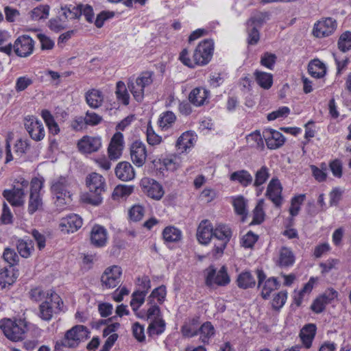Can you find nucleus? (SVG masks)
<instances>
[{"mask_svg": "<svg viewBox=\"0 0 351 351\" xmlns=\"http://www.w3.org/2000/svg\"><path fill=\"white\" fill-rule=\"evenodd\" d=\"M86 184L89 192L81 196L82 201L93 206L99 205L103 199L102 193L106 191L105 178L101 175L93 172L86 177Z\"/></svg>", "mask_w": 351, "mask_h": 351, "instance_id": "1", "label": "nucleus"}, {"mask_svg": "<svg viewBox=\"0 0 351 351\" xmlns=\"http://www.w3.org/2000/svg\"><path fill=\"white\" fill-rule=\"evenodd\" d=\"M63 301L55 291L50 290L47 292L46 298L39 306L40 317L45 321H49L53 314L58 313L62 310Z\"/></svg>", "mask_w": 351, "mask_h": 351, "instance_id": "2", "label": "nucleus"}, {"mask_svg": "<svg viewBox=\"0 0 351 351\" xmlns=\"http://www.w3.org/2000/svg\"><path fill=\"white\" fill-rule=\"evenodd\" d=\"M89 333L87 328L82 325H76L67 330L64 337L60 341H57L55 346V351H61L62 347L75 348L80 341L87 337Z\"/></svg>", "mask_w": 351, "mask_h": 351, "instance_id": "3", "label": "nucleus"}, {"mask_svg": "<svg viewBox=\"0 0 351 351\" xmlns=\"http://www.w3.org/2000/svg\"><path fill=\"white\" fill-rule=\"evenodd\" d=\"M153 75L152 71H145L135 80L129 79L128 88L136 101L141 102L143 100L145 88L152 84Z\"/></svg>", "mask_w": 351, "mask_h": 351, "instance_id": "4", "label": "nucleus"}, {"mask_svg": "<svg viewBox=\"0 0 351 351\" xmlns=\"http://www.w3.org/2000/svg\"><path fill=\"white\" fill-rule=\"evenodd\" d=\"M0 328L6 337L13 341L22 340L27 330V324L23 319L12 321L7 319L1 320Z\"/></svg>", "mask_w": 351, "mask_h": 351, "instance_id": "5", "label": "nucleus"}, {"mask_svg": "<svg viewBox=\"0 0 351 351\" xmlns=\"http://www.w3.org/2000/svg\"><path fill=\"white\" fill-rule=\"evenodd\" d=\"M69 185L68 178L64 176H60L52 182L51 190L56 199V204L58 206L66 204L71 199V193L69 191Z\"/></svg>", "mask_w": 351, "mask_h": 351, "instance_id": "6", "label": "nucleus"}, {"mask_svg": "<svg viewBox=\"0 0 351 351\" xmlns=\"http://www.w3.org/2000/svg\"><path fill=\"white\" fill-rule=\"evenodd\" d=\"M214 50V43L211 39H205L196 47L193 55V64L195 65H206L211 60Z\"/></svg>", "mask_w": 351, "mask_h": 351, "instance_id": "7", "label": "nucleus"}, {"mask_svg": "<svg viewBox=\"0 0 351 351\" xmlns=\"http://www.w3.org/2000/svg\"><path fill=\"white\" fill-rule=\"evenodd\" d=\"M30 195L28 202V213L33 215L36 211L42 209L43 199L40 191L43 186V180L34 178L31 181Z\"/></svg>", "mask_w": 351, "mask_h": 351, "instance_id": "8", "label": "nucleus"}, {"mask_svg": "<svg viewBox=\"0 0 351 351\" xmlns=\"http://www.w3.org/2000/svg\"><path fill=\"white\" fill-rule=\"evenodd\" d=\"M206 271L207 274L205 284L208 287H211L213 285L226 286L230 282V278L225 265L222 266L217 272L213 265L209 266Z\"/></svg>", "mask_w": 351, "mask_h": 351, "instance_id": "9", "label": "nucleus"}, {"mask_svg": "<svg viewBox=\"0 0 351 351\" xmlns=\"http://www.w3.org/2000/svg\"><path fill=\"white\" fill-rule=\"evenodd\" d=\"M140 186L143 192L152 199L160 200L164 195L162 186L152 178H143L141 180Z\"/></svg>", "mask_w": 351, "mask_h": 351, "instance_id": "10", "label": "nucleus"}, {"mask_svg": "<svg viewBox=\"0 0 351 351\" xmlns=\"http://www.w3.org/2000/svg\"><path fill=\"white\" fill-rule=\"evenodd\" d=\"M121 268L117 265L106 268L101 277L102 287L106 289L115 288L121 282Z\"/></svg>", "mask_w": 351, "mask_h": 351, "instance_id": "11", "label": "nucleus"}, {"mask_svg": "<svg viewBox=\"0 0 351 351\" xmlns=\"http://www.w3.org/2000/svg\"><path fill=\"white\" fill-rule=\"evenodd\" d=\"M34 41L28 35L19 36L13 45V50L16 56L22 58L29 56L34 51Z\"/></svg>", "mask_w": 351, "mask_h": 351, "instance_id": "12", "label": "nucleus"}, {"mask_svg": "<svg viewBox=\"0 0 351 351\" xmlns=\"http://www.w3.org/2000/svg\"><path fill=\"white\" fill-rule=\"evenodd\" d=\"M25 128L30 137L36 141L43 140L45 132L43 123L34 116L25 117L24 119Z\"/></svg>", "mask_w": 351, "mask_h": 351, "instance_id": "13", "label": "nucleus"}, {"mask_svg": "<svg viewBox=\"0 0 351 351\" xmlns=\"http://www.w3.org/2000/svg\"><path fill=\"white\" fill-rule=\"evenodd\" d=\"M336 28V20L328 17L315 23L313 34L317 38H324L332 34Z\"/></svg>", "mask_w": 351, "mask_h": 351, "instance_id": "14", "label": "nucleus"}, {"mask_svg": "<svg viewBox=\"0 0 351 351\" xmlns=\"http://www.w3.org/2000/svg\"><path fill=\"white\" fill-rule=\"evenodd\" d=\"M258 278V287H259L261 284L265 281L263 285L261 296L263 299L267 300L270 295V293L275 289H277L280 284L276 278L271 277L265 280L266 275L263 269H256V271Z\"/></svg>", "mask_w": 351, "mask_h": 351, "instance_id": "15", "label": "nucleus"}, {"mask_svg": "<svg viewBox=\"0 0 351 351\" xmlns=\"http://www.w3.org/2000/svg\"><path fill=\"white\" fill-rule=\"evenodd\" d=\"M282 186L280 180L273 178L269 182L265 195L276 207H280L282 203Z\"/></svg>", "mask_w": 351, "mask_h": 351, "instance_id": "16", "label": "nucleus"}, {"mask_svg": "<svg viewBox=\"0 0 351 351\" xmlns=\"http://www.w3.org/2000/svg\"><path fill=\"white\" fill-rule=\"evenodd\" d=\"M130 157L132 162L136 166L142 167L147 158L145 145L140 141L133 142L130 146Z\"/></svg>", "mask_w": 351, "mask_h": 351, "instance_id": "17", "label": "nucleus"}, {"mask_svg": "<svg viewBox=\"0 0 351 351\" xmlns=\"http://www.w3.org/2000/svg\"><path fill=\"white\" fill-rule=\"evenodd\" d=\"M82 219L76 214H70L61 219L59 227L64 233H73L82 226Z\"/></svg>", "mask_w": 351, "mask_h": 351, "instance_id": "18", "label": "nucleus"}, {"mask_svg": "<svg viewBox=\"0 0 351 351\" xmlns=\"http://www.w3.org/2000/svg\"><path fill=\"white\" fill-rule=\"evenodd\" d=\"M263 136L267 147L270 149H276L282 147L285 141V138L280 132L274 129H266L263 132Z\"/></svg>", "mask_w": 351, "mask_h": 351, "instance_id": "19", "label": "nucleus"}, {"mask_svg": "<svg viewBox=\"0 0 351 351\" xmlns=\"http://www.w3.org/2000/svg\"><path fill=\"white\" fill-rule=\"evenodd\" d=\"M3 196L12 206H19L24 202L25 193L23 188L14 186L12 189H5L3 191Z\"/></svg>", "mask_w": 351, "mask_h": 351, "instance_id": "20", "label": "nucleus"}, {"mask_svg": "<svg viewBox=\"0 0 351 351\" xmlns=\"http://www.w3.org/2000/svg\"><path fill=\"white\" fill-rule=\"evenodd\" d=\"M80 150L84 153H92L98 151L101 145L99 137L84 136L78 142Z\"/></svg>", "mask_w": 351, "mask_h": 351, "instance_id": "21", "label": "nucleus"}, {"mask_svg": "<svg viewBox=\"0 0 351 351\" xmlns=\"http://www.w3.org/2000/svg\"><path fill=\"white\" fill-rule=\"evenodd\" d=\"M213 229L208 221L205 219L201 221L197 230V239L198 241L204 245L208 244L213 238Z\"/></svg>", "mask_w": 351, "mask_h": 351, "instance_id": "22", "label": "nucleus"}, {"mask_svg": "<svg viewBox=\"0 0 351 351\" xmlns=\"http://www.w3.org/2000/svg\"><path fill=\"white\" fill-rule=\"evenodd\" d=\"M90 241L97 247H104L107 241L106 230L101 226H94L90 233Z\"/></svg>", "mask_w": 351, "mask_h": 351, "instance_id": "23", "label": "nucleus"}, {"mask_svg": "<svg viewBox=\"0 0 351 351\" xmlns=\"http://www.w3.org/2000/svg\"><path fill=\"white\" fill-rule=\"evenodd\" d=\"M116 176L122 181L132 180L134 176L133 167L128 162H121L118 163L115 168Z\"/></svg>", "mask_w": 351, "mask_h": 351, "instance_id": "24", "label": "nucleus"}, {"mask_svg": "<svg viewBox=\"0 0 351 351\" xmlns=\"http://www.w3.org/2000/svg\"><path fill=\"white\" fill-rule=\"evenodd\" d=\"M317 327L314 324L305 325L300 330V337L303 346L308 349L312 346L313 340L316 335Z\"/></svg>", "mask_w": 351, "mask_h": 351, "instance_id": "25", "label": "nucleus"}, {"mask_svg": "<svg viewBox=\"0 0 351 351\" xmlns=\"http://www.w3.org/2000/svg\"><path fill=\"white\" fill-rule=\"evenodd\" d=\"M85 99L91 108L96 109L101 106L104 101V95L99 90L93 88L86 93Z\"/></svg>", "mask_w": 351, "mask_h": 351, "instance_id": "26", "label": "nucleus"}, {"mask_svg": "<svg viewBox=\"0 0 351 351\" xmlns=\"http://www.w3.org/2000/svg\"><path fill=\"white\" fill-rule=\"evenodd\" d=\"M232 237L230 228L224 224H220L213 230V237L216 239V243H228Z\"/></svg>", "mask_w": 351, "mask_h": 351, "instance_id": "27", "label": "nucleus"}, {"mask_svg": "<svg viewBox=\"0 0 351 351\" xmlns=\"http://www.w3.org/2000/svg\"><path fill=\"white\" fill-rule=\"evenodd\" d=\"M236 282L237 286L243 289L253 288L256 285L255 278L250 271H244L240 273Z\"/></svg>", "mask_w": 351, "mask_h": 351, "instance_id": "28", "label": "nucleus"}, {"mask_svg": "<svg viewBox=\"0 0 351 351\" xmlns=\"http://www.w3.org/2000/svg\"><path fill=\"white\" fill-rule=\"evenodd\" d=\"M209 92L205 88H195L191 90L189 95V101L196 106H199L204 104L208 98Z\"/></svg>", "mask_w": 351, "mask_h": 351, "instance_id": "29", "label": "nucleus"}, {"mask_svg": "<svg viewBox=\"0 0 351 351\" xmlns=\"http://www.w3.org/2000/svg\"><path fill=\"white\" fill-rule=\"evenodd\" d=\"M308 72L313 77L322 78L326 73L325 64L318 59L311 60L308 65Z\"/></svg>", "mask_w": 351, "mask_h": 351, "instance_id": "30", "label": "nucleus"}, {"mask_svg": "<svg viewBox=\"0 0 351 351\" xmlns=\"http://www.w3.org/2000/svg\"><path fill=\"white\" fill-rule=\"evenodd\" d=\"M123 136L121 132H116L110 141L108 146V154L110 158H117L118 157L117 153L121 149L123 145Z\"/></svg>", "mask_w": 351, "mask_h": 351, "instance_id": "31", "label": "nucleus"}, {"mask_svg": "<svg viewBox=\"0 0 351 351\" xmlns=\"http://www.w3.org/2000/svg\"><path fill=\"white\" fill-rule=\"evenodd\" d=\"M81 5H66L61 6L62 15L67 21L68 19H80L82 16L80 12Z\"/></svg>", "mask_w": 351, "mask_h": 351, "instance_id": "32", "label": "nucleus"}, {"mask_svg": "<svg viewBox=\"0 0 351 351\" xmlns=\"http://www.w3.org/2000/svg\"><path fill=\"white\" fill-rule=\"evenodd\" d=\"M230 180L232 181H237L243 186H247L251 184L253 181L252 176L246 170H239L233 172L230 175Z\"/></svg>", "mask_w": 351, "mask_h": 351, "instance_id": "33", "label": "nucleus"}, {"mask_svg": "<svg viewBox=\"0 0 351 351\" xmlns=\"http://www.w3.org/2000/svg\"><path fill=\"white\" fill-rule=\"evenodd\" d=\"M295 261V256L292 251L286 247H282L280 251L278 264L280 267H287L292 265Z\"/></svg>", "mask_w": 351, "mask_h": 351, "instance_id": "34", "label": "nucleus"}, {"mask_svg": "<svg viewBox=\"0 0 351 351\" xmlns=\"http://www.w3.org/2000/svg\"><path fill=\"white\" fill-rule=\"evenodd\" d=\"M233 206L235 213L241 216V221L246 219L248 212L247 210V200L243 196H239L233 200Z\"/></svg>", "mask_w": 351, "mask_h": 351, "instance_id": "35", "label": "nucleus"}, {"mask_svg": "<svg viewBox=\"0 0 351 351\" xmlns=\"http://www.w3.org/2000/svg\"><path fill=\"white\" fill-rule=\"evenodd\" d=\"M200 335V340L204 343H208L210 337H213L215 330L213 325L210 322H204L198 329Z\"/></svg>", "mask_w": 351, "mask_h": 351, "instance_id": "36", "label": "nucleus"}, {"mask_svg": "<svg viewBox=\"0 0 351 351\" xmlns=\"http://www.w3.org/2000/svg\"><path fill=\"white\" fill-rule=\"evenodd\" d=\"M193 140L194 138L189 132H184L178 138L176 146L182 153L193 145Z\"/></svg>", "mask_w": 351, "mask_h": 351, "instance_id": "37", "label": "nucleus"}, {"mask_svg": "<svg viewBox=\"0 0 351 351\" xmlns=\"http://www.w3.org/2000/svg\"><path fill=\"white\" fill-rule=\"evenodd\" d=\"M254 76L257 84L264 89H269L273 84L271 74L263 71H256Z\"/></svg>", "mask_w": 351, "mask_h": 351, "instance_id": "38", "label": "nucleus"}, {"mask_svg": "<svg viewBox=\"0 0 351 351\" xmlns=\"http://www.w3.org/2000/svg\"><path fill=\"white\" fill-rule=\"evenodd\" d=\"M162 237L167 242H177L181 239V231L173 226L166 227L162 232Z\"/></svg>", "mask_w": 351, "mask_h": 351, "instance_id": "39", "label": "nucleus"}, {"mask_svg": "<svg viewBox=\"0 0 351 351\" xmlns=\"http://www.w3.org/2000/svg\"><path fill=\"white\" fill-rule=\"evenodd\" d=\"M115 94L117 95V99L120 101L123 105L127 106L129 104L130 95L123 82L119 81L117 83Z\"/></svg>", "mask_w": 351, "mask_h": 351, "instance_id": "40", "label": "nucleus"}, {"mask_svg": "<svg viewBox=\"0 0 351 351\" xmlns=\"http://www.w3.org/2000/svg\"><path fill=\"white\" fill-rule=\"evenodd\" d=\"M264 200L260 199L253 210V219L250 225L261 224L265 219V212L263 210Z\"/></svg>", "mask_w": 351, "mask_h": 351, "instance_id": "41", "label": "nucleus"}, {"mask_svg": "<svg viewBox=\"0 0 351 351\" xmlns=\"http://www.w3.org/2000/svg\"><path fill=\"white\" fill-rule=\"evenodd\" d=\"M165 330V322L162 319L155 318L149 325L147 333L149 336L154 335H159Z\"/></svg>", "mask_w": 351, "mask_h": 351, "instance_id": "42", "label": "nucleus"}, {"mask_svg": "<svg viewBox=\"0 0 351 351\" xmlns=\"http://www.w3.org/2000/svg\"><path fill=\"white\" fill-rule=\"evenodd\" d=\"M270 13L269 12H259L252 16L247 22V26L261 27L264 23L269 19Z\"/></svg>", "mask_w": 351, "mask_h": 351, "instance_id": "43", "label": "nucleus"}, {"mask_svg": "<svg viewBox=\"0 0 351 351\" xmlns=\"http://www.w3.org/2000/svg\"><path fill=\"white\" fill-rule=\"evenodd\" d=\"M16 249L19 254L23 258H28L30 256L34 247L31 241L28 242L27 241H25L23 239H19L16 243Z\"/></svg>", "mask_w": 351, "mask_h": 351, "instance_id": "44", "label": "nucleus"}, {"mask_svg": "<svg viewBox=\"0 0 351 351\" xmlns=\"http://www.w3.org/2000/svg\"><path fill=\"white\" fill-rule=\"evenodd\" d=\"M49 5H40L31 11V18L35 21L47 19L49 14Z\"/></svg>", "mask_w": 351, "mask_h": 351, "instance_id": "45", "label": "nucleus"}, {"mask_svg": "<svg viewBox=\"0 0 351 351\" xmlns=\"http://www.w3.org/2000/svg\"><path fill=\"white\" fill-rule=\"evenodd\" d=\"M338 48L342 52H346L351 49V32H343L338 40Z\"/></svg>", "mask_w": 351, "mask_h": 351, "instance_id": "46", "label": "nucleus"}, {"mask_svg": "<svg viewBox=\"0 0 351 351\" xmlns=\"http://www.w3.org/2000/svg\"><path fill=\"white\" fill-rule=\"evenodd\" d=\"M270 174L268 167H267L266 166H263L255 173L254 186L256 187L261 186L262 184L266 182Z\"/></svg>", "mask_w": 351, "mask_h": 351, "instance_id": "47", "label": "nucleus"}, {"mask_svg": "<svg viewBox=\"0 0 351 351\" xmlns=\"http://www.w3.org/2000/svg\"><path fill=\"white\" fill-rule=\"evenodd\" d=\"M49 28L55 32H59L67 27L66 20L64 18L62 19L60 16L51 18L48 21Z\"/></svg>", "mask_w": 351, "mask_h": 351, "instance_id": "48", "label": "nucleus"}, {"mask_svg": "<svg viewBox=\"0 0 351 351\" xmlns=\"http://www.w3.org/2000/svg\"><path fill=\"white\" fill-rule=\"evenodd\" d=\"M176 115L171 111H167L163 112L159 119L158 123L160 127L162 129L168 128L176 121Z\"/></svg>", "mask_w": 351, "mask_h": 351, "instance_id": "49", "label": "nucleus"}, {"mask_svg": "<svg viewBox=\"0 0 351 351\" xmlns=\"http://www.w3.org/2000/svg\"><path fill=\"white\" fill-rule=\"evenodd\" d=\"M13 269L11 268H4L0 271V280L1 283H3V287L5 285H11L14 282L16 277L14 276Z\"/></svg>", "mask_w": 351, "mask_h": 351, "instance_id": "50", "label": "nucleus"}, {"mask_svg": "<svg viewBox=\"0 0 351 351\" xmlns=\"http://www.w3.org/2000/svg\"><path fill=\"white\" fill-rule=\"evenodd\" d=\"M85 123H86L87 127L88 126H95L99 125L103 120V118L101 116L99 115L98 114L91 112V111H86L85 116Z\"/></svg>", "mask_w": 351, "mask_h": 351, "instance_id": "51", "label": "nucleus"}, {"mask_svg": "<svg viewBox=\"0 0 351 351\" xmlns=\"http://www.w3.org/2000/svg\"><path fill=\"white\" fill-rule=\"evenodd\" d=\"M3 259L9 264L10 268L17 263L19 261V256L14 250L7 247L3 254Z\"/></svg>", "mask_w": 351, "mask_h": 351, "instance_id": "52", "label": "nucleus"}, {"mask_svg": "<svg viewBox=\"0 0 351 351\" xmlns=\"http://www.w3.org/2000/svg\"><path fill=\"white\" fill-rule=\"evenodd\" d=\"M133 190L134 187L132 186L118 185L114 189L112 197L115 199L116 197H123L128 196L133 192Z\"/></svg>", "mask_w": 351, "mask_h": 351, "instance_id": "53", "label": "nucleus"}, {"mask_svg": "<svg viewBox=\"0 0 351 351\" xmlns=\"http://www.w3.org/2000/svg\"><path fill=\"white\" fill-rule=\"evenodd\" d=\"M247 141L249 143H251L252 147H263L264 145L263 143V136H262L259 131H256L249 134L247 136Z\"/></svg>", "mask_w": 351, "mask_h": 351, "instance_id": "54", "label": "nucleus"}, {"mask_svg": "<svg viewBox=\"0 0 351 351\" xmlns=\"http://www.w3.org/2000/svg\"><path fill=\"white\" fill-rule=\"evenodd\" d=\"M277 57L274 53L265 52L261 58V64L269 69H272L276 61Z\"/></svg>", "mask_w": 351, "mask_h": 351, "instance_id": "55", "label": "nucleus"}, {"mask_svg": "<svg viewBox=\"0 0 351 351\" xmlns=\"http://www.w3.org/2000/svg\"><path fill=\"white\" fill-rule=\"evenodd\" d=\"M258 236L257 234H255L252 231H249L241 239V245L246 248H251L258 241Z\"/></svg>", "mask_w": 351, "mask_h": 351, "instance_id": "56", "label": "nucleus"}, {"mask_svg": "<svg viewBox=\"0 0 351 351\" xmlns=\"http://www.w3.org/2000/svg\"><path fill=\"white\" fill-rule=\"evenodd\" d=\"M147 141L151 145H156L161 143L162 137L155 133L152 127L149 124L147 128Z\"/></svg>", "mask_w": 351, "mask_h": 351, "instance_id": "57", "label": "nucleus"}, {"mask_svg": "<svg viewBox=\"0 0 351 351\" xmlns=\"http://www.w3.org/2000/svg\"><path fill=\"white\" fill-rule=\"evenodd\" d=\"M290 113V109L287 106L279 108L277 110L269 113L267 118L268 121H273L277 118L287 117Z\"/></svg>", "mask_w": 351, "mask_h": 351, "instance_id": "58", "label": "nucleus"}, {"mask_svg": "<svg viewBox=\"0 0 351 351\" xmlns=\"http://www.w3.org/2000/svg\"><path fill=\"white\" fill-rule=\"evenodd\" d=\"M166 295V289L165 286H160L155 288L150 295L149 296V300L150 303L152 302V298H156L159 304H162Z\"/></svg>", "mask_w": 351, "mask_h": 351, "instance_id": "59", "label": "nucleus"}, {"mask_svg": "<svg viewBox=\"0 0 351 351\" xmlns=\"http://www.w3.org/2000/svg\"><path fill=\"white\" fill-rule=\"evenodd\" d=\"M71 128L75 132L82 131L87 128L85 119L83 116H76L71 122Z\"/></svg>", "mask_w": 351, "mask_h": 351, "instance_id": "60", "label": "nucleus"}, {"mask_svg": "<svg viewBox=\"0 0 351 351\" xmlns=\"http://www.w3.org/2000/svg\"><path fill=\"white\" fill-rule=\"evenodd\" d=\"M144 215V208L141 205H134L129 210V215L134 221H140Z\"/></svg>", "mask_w": 351, "mask_h": 351, "instance_id": "61", "label": "nucleus"}, {"mask_svg": "<svg viewBox=\"0 0 351 351\" xmlns=\"http://www.w3.org/2000/svg\"><path fill=\"white\" fill-rule=\"evenodd\" d=\"M33 81L27 76L19 77L16 82L15 90L16 92H21L32 84Z\"/></svg>", "mask_w": 351, "mask_h": 351, "instance_id": "62", "label": "nucleus"}, {"mask_svg": "<svg viewBox=\"0 0 351 351\" xmlns=\"http://www.w3.org/2000/svg\"><path fill=\"white\" fill-rule=\"evenodd\" d=\"M287 298V291H280L272 300V306L275 309H280L285 303Z\"/></svg>", "mask_w": 351, "mask_h": 351, "instance_id": "63", "label": "nucleus"}, {"mask_svg": "<svg viewBox=\"0 0 351 351\" xmlns=\"http://www.w3.org/2000/svg\"><path fill=\"white\" fill-rule=\"evenodd\" d=\"M326 304H328V303L325 299L320 295L313 301L311 308L315 313H321L324 311Z\"/></svg>", "mask_w": 351, "mask_h": 351, "instance_id": "64", "label": "nucleus"}]
</instances>
